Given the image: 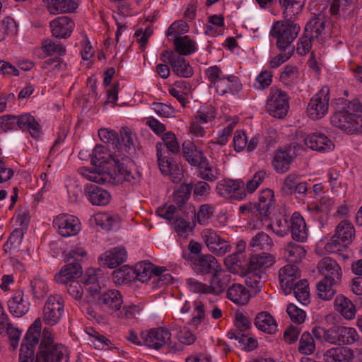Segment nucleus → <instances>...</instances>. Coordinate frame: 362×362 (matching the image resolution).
Returning <instances> with one entry per match:
<instances>
[{"mask_svg":"<svg viewBox=\"0 0 362 362\" xmlns=\"http://www.w3.org/2000/svg\"><path fill=\"white\" fill-rule=\"evenodd\" d=\"M90 163L95 167L91 170L89 168H81L78 170L81 175L87 180L95 183L104 184L110 182L112 180V175L110 173L100 171L99 168L103 164L111 163L112 158H116L106 151V148L102 145H97L90 155Z\"/></svg>","mask_w":362,"mask_h":362,"instance_id":"obj_1","label":"nucleus"},{"mask_svg":"<svg viewBox=\"0 0 362 362\" xmlns=\"http://www.w3.org/2000/svg\"><path fill=\"white\" fill-rule=\"evenodd\" d=\"M86 292L90 293L88 300L90 304H94L109 313L119 310L123 303L122 296L119 291L112 289L102 293L98 281L93 285H88Z\"/></svg>","mask_w":362,"mask_h":362,"instance_id":"obj_2","label":"nucleus"},{"mask_svg":"<svg viewBox=\"0 0 362 362\" xmlns=\"http://www.w3.org/2000/svg\"><path fill=\"white\" fill-rule=\"evenodd\" d=\"M68 361L66 348L62 344H54L52 332L49 328H45L35 362H68Z\"/></svg>","mask_w":362,"mask_h":362,"instance_id":"obj_3","label":"nucleus"},{"mask_svg":"<svg viewBox=\"0 0 362 362\" xmlns=\"http://www.w3.org/2000/svg\"><path fill=\"white\" fill-rule=\"evenodd\" d=\"M300 30V25L292 21L291 18H285L284 21H278L273 24L270 35L276 40V47L281 52L287 49L294 52L292 43Z\"/></svg>","mask_w":362,"mask_h":362,"instance_id":"obj_4","label":"nucleus"},{"mask_svg":"<svg viewBox=\"0 0 362 362\" xmlns=\"http://www.w3.org/2000/svg\"><path fill=\"white\" fill-rule=\"evenodd\" d=\"M0 127L4 132L17 129L28 130L34 138H38L41 132L40 124L34 117L30 114H24L20 116L11 115L2 116L0 117Z\"/></svg>","mask_w":362,"mask_h":362,"instance_id":"obj_5","label":"nucleus"},{"mask_svg":"<svg viewBox=\"0 0 362 362\" xmlns=\"http://www.w3.org/2000/svg\"><path fill=\"white\" fill-rule=\"evenodd\" d=\"M325 23V17L322 14L313 17L307 23L303 35L297 45V52L299 54L305 55L311 49L313 41L324 31Z\"/></svg>","mask_w":362,"mask_h":362,"instance_id":"obj_6","label":"nucleus"},{"mask_svg":"<svg viewBox=\"0 0 362 362\" xmlns=\"http://www.w3.org/2000/svg\"><path fill=\"white\" fill-rule=\"evenodd\" d=\"M42 323L37 318L29 327L23 340L19 354V362H33L35 346L38 344L41 336Z\"/></svg>","mask_w":362,"mask_h":362,"instance_id":"obj_7","label":"nucleus"},{"mask_svg":"<svg viewBox=\"0 0 362 362\" xmlns=\"http://www.w3.org/2000/svg\"><path fill=\"white\" fill-rule=\"evenodd\" d=\"M290 97L282 90L272 87L266 101L267 112L272 117L282 119L287 115L289 109Z\"/></svg>","mask_w":362,"mask_h":362,"instance_id":"obj_8","label":"nucleus"},{"mask_svg":"<svg viewBox=\"0 0 362 362\" xmlns=\"http://www.w3.org/2000/svg\"><path fill=\"white\" fill-rule=\"evenodd\" d=\"M329 89L324 86L310 100L308 107V116L313 119H318L325 117L329 107Z\"/></svg>","mask_w":362,"mask_h":362,"instance_id":"obj_9","label":"nucleus"},{"mask_svg":"<svg viewBox=\"0 0 362 362\" xmlns=\"http://www.w3.org/2000/svg\"><path fill=\"white\" fill-rule=\"evenodd\" d=\"M64 312V304L62 298L58 295L50 296L43 308L42 320L49 326L59 322Z\"/></svg>","mask_w":362,"mask_h":362,"instance_id":"obj_10","label":"nucleus"},{"mask_svg":"<svg viewBox=\"0 0 362 362\" xmlns=\"http://www.w3.org/2000/svg\"><path fill=\"white\" fill-rule=\"evenodd\" d=\"M97 277L95 274H90L84 280L83 283L78 281H70L66 286V290L69 294L72 296L79 304L84 305L86 304H90L88 300L90 297V293L86 292L88 285H93L96 284Z\"/></svg>","mask_w":362,"mask_h":362,"instance_id":"obj_11","label":"nucleus"},{"mask_svg":"<svg viewBox=\"0 0 362 362\" xmlns=\"http://www.w3.org/2000/svg\"><path fill=\"white\" fill-rule=\"evenodd\" d=\"M317 268L323 276L322 280L330 282L331 285L340 284L343 272L336 260L325 257L318 262Z\"/></svg>","mask_w":362,"mask_h":362,"instance_id":"obj_12","label":"nucleus"},{"mask_svg":"<svg viewBox=\"0 0 362 362\" xmlns=\"http://www.w3.org/2000/svg\"><path fill=\"white\" fill-rule=\"evenodd\" d=\"M242 180L224 179L217 183L216 191L222 197L242 200L246 197Z\"/></svg>","mask_w":362,"mask_h":362,"instance_id":"obj_13","label":"nucleus"},{"mask_svg":"<svg viewBox=\"0 0 362 362\" xmlns=\"http://www.w3.org/2000/svg\"><path fill=\"white\" fill-rule=\"evenodd\" d=\"M171 334L167 328L158 327L142 332L141 337L144 345L158 350L168 343Z\"/></svg>","mask_w":362,"mask_h":362,"instance_id":"obj_14","label":"nucleus"},{"mask_svg":"<svg viewBox=\"0 0 362 362\" xmlns=\"http://www.w3.org/2000/svg\"><path fill=\"white\" fill-rule=\"evenodd\" d=\"M183 257L186 260L191 262L192 269L198 274L206 275L214 273L217 270L218 262L216 259L210 254L195 257L183 253Z\"/></svg>","mask_w":362,"mask_h":362,"instance_id":"obj_15","label":"nucleus"},{"mask_svg":"<svg viewBox=\"0 0 362 362\" xmlns=\"http://www.w3.org/2000/svg\"><path fill=\"white\" fill-rule=\"evenodd\" d=\"M145 265V267H144L142 270L141 265L140 268L136 269H133L127 265L122 266L121 268L112 272V279L117 284L127 282L134 279H137L139 281L144 282L148 277V271H147V269H150L151 266L150 264H146Z\"/></svg>","mask_w":362,"mask_h":362,"instance_id":"obj_16","label":"nucleus"},{"mask_svg":"<svg viewBox=\"0 0 362 362\" xmlns=\"http://www.w3.org/2000/svg\"><path fill=\"white\" fill-rule=\"evenodd\" d=\"M53 226L57 228L58 233L63 237L76 235L81 230L79 219L69 214H60L53 221Z\"/></svg>","mask_w":362,"mask_h":362,"instance_id":"obj_17","label":"nucleus"},{"mask_svg":"<svg viewBox=\"0 0 362 362\" xmlns=\"http://www.w3.org/2000/svg\"><path fill=\"white\" fill-rule=\"evenodd\" d=\"M355 236V229L353 224L348 221H341L335 229V233L332 238L331 242L328 243L326 248L332 249V246H345L350 243Z\"/></svg>","mask_w":362,"mask_h":362,"instance_id":"obj_18","label":"nucleus"},{"mask_svg":"<svg viewBox=\"0 0 362 362\" xmlns=\"http://www.w3.org/2000/svg\"><path fill=\"white\" fill-rule=\"evenodd\" d=\"M49 26L53 37L59 39H66L71 36L75 23L71 18L64 16L52 20L49 23Z\"/></svg>","mask_w":362,"mask_h":362,"instance_id":"obj_19","label":"nucleus"},{"mask_svg":"<svg viewBox=\"0 0 362 362\" xmlns=\"http://www.w3.org/2000/svg\"><path fill=\"white\" fill-rule=\"evenodd\" d=\"M300 272L298 267L294 264H288L281 268L279 272L280 284L286 294L292 291L295 280L300 277Z\"/></svg>","mask_w":362,"mask_h":362,"instance_id":"obj_20","label":"nucleus"},{"mask_svg":"<svg viewBox=\"0 0 362 362\" xmlns=\"http://www.w3.org/2000/svg\"><path fill=\"white\" fill-rule=\"evenodd\" d=\"M127 258V252L123 247H116L102 254L99 260L103 266L115 268L124 262Z\"/></svg>","mask_w":362,"mask_h":362,"instance_id":"obj_21","label":"nucleus"},{"mask_svg":"<svg viewBox=\"0 0 362 362\" xmlns=\"http://www.w3.org/2000/svg\"><path fill=\"white\" fill-rule=\"evenodd\" d=\"M84 193L88 200L95 206H105L111 199V195L107 190L94 184L87 185Z\"/></svg>","mask_w":362,"mask_h":362,"instance_id":"obj_22","label":"nucleus"},{"mask_svg":"<svg viewBox=\"0 0 362 362\" xmlns=\"http://www.w3.org/2000/svg\"><path fill=\"white\" fill-rule=\"evenodd\" d=\"M55 275V281L62 284H67L70 281H76L75 279L80 277L83 273L81 265L78 262H67Z\"/></svg>","mask_w":362,"mask_h":362,"instance_id":"obj_23","label":"nucleus"},{"mask_svg":"<svg viewBox=\"0 0 362 362\" xmlns=\"http://www.w3.org/2000/svg\"><path fill=\"white\" fill-rule=\"evenodd\" d=\"M231 280V276L224 270H216L208 286L209 293L218 296L225 291Z\"/></svg>","mask_w":362,"mask_h":362,"instance_id":"obj_24","label":"nucleus"},{"mask_svg":"<svg viewBox=\"0 0 362 362\" xmlns=\"http://www.w3.org/2000/svg\"><path fill=\"white\" fill-rule=\"evenodd\" d=\"M290 232L292 238L298 242H304L308 238V229L305 221L299 213L293 214L290 218Z\"/></svg>","mask_w":362,"mask_h":362,"instance_id":"obj_25","label":"nucleus"},{"mask_svg":"<svg viewBox=\"0 0 362 362\" xmlns=\"http://www.w3.org/2000/svg\"><path fill=\"white\" fill-rule=\"evenodd\" d=\"M274 193L270 189L261 191L259 195L258 202L255 204V210L260 217L267 216L274 207Z\"/></svg>","mask_w":362,"mask_h":362,"instance_id":"obj_26","label":"nucleus"},{"mask_svg":"<svg viewBox=\"0 0 362 362\" xmlns=\"http://www.w3.org/2000/svg\"><path fill=\"white\" fill-rule=\"evenodd\" d=\"M274 262V257L268 252L254 254L250 257V261L247 264V268L264 274Z\"/></svg>","mask_w":362,"mask_h":362,"instance_id":"obj_27","label":"nucleus"},{"mask_svg":"<svg viewBox=\"0 0 362 362\" xmlns=\"http://www.w3.org/2000/svg\"><path fill=\"white\" fill-rule=\"evenodd\" d=\"M182 154L185 160L192 166L198 167L203 161H206L202 151L191 141L182 144Z\"/></svg>","mask_w":362,"mask_h":362,"instance_id":"obj_28","label":"nucleus"},{"mask_svg":"<svg viewBox=\"0 0 362 362\" xmlns=\"http://www.w3.org/2000/svg\"><path fill=\"white\" fill-rule=\"evenodd\" d=\"M354 358V351L348 347L337 346L327 350L323 354L325 362H349Z\"/></svg>","mask_w":362,"mask_h":362,"instance_id":"obj_29","label":"nucleus"},{"mask_svg":"<svg viewBox=\"0 0 362 362\" xmlns=\"http://www.w3.org/2000/svg\"><path fill=\"white\" fill-rule=\"evenodd\" d=\"M214 86H216V92L221 95L228 93L234 94L242 88V84L239 78L234 75L224 76Z\"/></svg>","mask_w":362,"mask_h":362,"instance_id":"obj_30","label":"nucleus"},{"mask_svg":"<svg viewBox=\"0 0 362 362\" xmlns=\"http://www.w3.org/2000/svg\"><path fill=\"white\" fill-rule=\"evenodd\" d=\"M307 147L317 151H325L333 146L332 141L324 134L313 133L305 138Z\"/></svg>","mask_w":362,"mask_h":362,"instance_id":"obj_31","label":"nucleus"},{"mask_svg":"<svg viewBox=\"0 0 362 362\" xmlns=\"http://www.w3.org/2000/svg\"><path fill=\"white\" fill-rule=\"evenodd\" d=\"M315 339L321 343L327 342L337 344L339 342V326L334 325L329 329L315 326L312 329Z\"/></svg>","mask_w":362,"mask_h":362,"instance_id":"obj_32","label":"nucleus"},{"mask_svg":"<svg viewBox=\"0 0 362 362\" xmlns=\"http://www.w3.org/2000/svg\"><path fill=\"white\" fill-rule=\"evenodd\" d=\"M29 303L23 298V291H18L8 301L9 312L18 317H22L29 310Z\"/></svg>","mask_w":362,"mask_h":362,"instance_id":"obj_33","label":"nucleus"},{"mask_svg":"<svg viewBox=\"0 0 362 362\" xmlns=\"http://www.w3.org/2000/svg\"><path fill=\"white\" fill-rule=\"evenodd\" d=\"M335 310L339 312L346 320H352L356 315V307L354 304L345 296L340 294L337 296L334 301Z\"/></svg>","mask_w":362,"mask_h":362,"instance_id":"obj_34","label":"nucleus"},{"mask_svg":"<svg viewBox=\"0 0 362 362\" xmlns=\"http://www.w3.org/2000/svg\"><path fill=\"white\" fill-rule=\"evenodd\" d=\"M255 325L258 329L269 334H274L277 331V323L268 312L259 313L255 318Z\"/></svg>","mask_w":362,"mask_h":362,"instance_id":"obj_35","label":"nucleus"},{"mask_svg":"<svg viewBox=\"0 0 362 362\" xmlns=\"http://www.w3.org/2000/svg\"><path fill=\"white\" fill-rule=\"evenodd\" d=\"M170 64L173 71L178 76L189 78L193 75V69L189 63L182 57L177 54H171Z\"/></svg>","mask_w":362,"mask_h":362,"instance_id":"obj_36","label":"nucleus"},{"mask_svg":"<svg viewBox=\"0 0 362 362\" xmlns=\"http://www.w3.org/2000/svg\"><path fill=\"white\" fill-rule=\"evenodd\" d=\"M47 8L53 15L73 12L78 7L75 0H45Z\"/></svg>","mask_w":362,"mask_h":362,"instance_id":"obj_37","label":"nucleus"},{"mask_svg":"<svg viewBox=\"0 0 362 362\" xmlns=\"http://www.w3.org/2000/svg\"><path fill=\"white\" fill-rule=\"evenodd\" d=\"M284 18H292L301 12L305 0H277Z\"/></svg>","mask_w":362,"mask_h":362,"instance_id":"obj_38","label":"nucleus"},{"mask_svg":"<svg viewBox=\"0 0 362 362\" xmlns=\"http://www.w3.org/2000/svg\"><path fill=\"white\" fill-rule=\"evenodd\" d=\"M249 291L239 284H234L227 290V298L237 305H245L250 299Z\"/></svg>","mask_w":362,"mask_h":362,"instance_id":"obj_39","label":"nucleus"},{"mask_svg":"<svg viewBox=\"0 0 362 362\" xmlns=\"http://www.w3.org/2000/svg\"><path fill=\"white\" fill-rule=\"evenodd\" d=\"M292 161L293 157L287 151L279 150L274 156L272 165L276 173H284L290 168Z\"/></svg>","mask_w":362,"mask_h":362,"instance_id":"obj_40","label":"nucleus"},{"mask_svg":"<svg viewBox=\"0 0 362 362\" xmlns=\"http://www.w3.org/2000/svg\"><path fill=\"white\" fill-rule=\"evenodd\" d=\"M354 114L348 112L347 111L341 110L336 112L331 117L332 124L349 134L351 124L354 119Z\"/></svg>","mask_w":362,"mask_h":362,"instance_id":"obj_41","label":"nucleus"},{"mask_svg":"<svg viewBox=\"0 0 362 362\" xmlns=\"http://www.w3.org/2000/svg\"><path fill=\"white\" fill-rule=\"evenodd\" d=\"M305 250L300 245L291 243L285 249V256L289 263L296 264L305 256Z\"/></svg>","mask_w":362,"mask_h":362,"instance_id":"obj_42","label":"nucleus"},{"mask_svg":"<svg viewBox=\"0 0 362 362\" xmlns=\"http://www.w3.org/2000/svg\"><path fill=\"white\" fill-rule=\"evenodd\" d=\"M316 345L313 332H305L300 336L298 351L303 355H310L315 351Z\"/></svg>","mask_w":362,"mask_h":362,"instance_id":"obj_43","label":"nucleus"},{"mask_svg":"<svg viewBox=\"0 0 362 362\" xmlns=\"http://www.w3.org/2000/svg\"><path fill=\"white\" fill-rule=\"evenodd\" d=\"M175 51L180 55H189L195 52V42L189 36L177 37L174 40Z\"/></svg>","mask_w":362,"mask_h":362,"instance_id":"obj_44","label":"nucleus"},{"mask_svg":"<svg viewBox=\"0 0 362 362\" xmlns=\"http://www.w3.org/2000/svg\"><path fill=\"white\" fill-rule=\"evenodd\" d=\"M292 290L296 298L302 304L307 305L309 303L310 291L308 282L305 279L300 280L293 284Z\"/></svg>","mask_w":362,"mask_h":362,"instance_id":"obj_45","label":"nucleus"},{"mask_svg":"<svg viewBox=\"0 0 362 362\" xmlns=\"http://www.w3.org/2000/svg\"><path fill=\"white\" fill-rule=\"evenodd\" d=\"M245 274V282L248 287L254 288L255 292H259L263 286L262 274L259 272L247 269L246 267L243 272Z\"/></svg>","mask_w":362,"mask_h":362,"instance_id":"obj_46","label":"nucleus"},{"mask_svg":"<svg viewBox=\"0 0 362 362\" xmlns=\"http://www.w3.org/2000/svg\"><path fill=\"white\" fill-rule=\"evenodd\" d=\"M272 245V239L264 233L259 232L253 236L249 243L250 247L254 250H269Z\"/></svg>","mask_w":362,"mask_h":362,"instance_id":"obj_47","label":"nucleus"},{"mask_svg":"<svg viewBox=\"0 0 362 362\" xmlns=\"http://www.w3.org/2000/svg\"><path fill=\"white\" fill-rule=\"evenodd\" d=\"M192 190V187L189 184H182L179 188L173 193L174 202L181 210L189 200Z\"/></svg>","mask_w":362,"mask_h":362,"instance_id":"obj_48","label":"nucleus"},{"mask_svg":"<svg viewBox=\"0 0 362 362\" xmlns=\"http://www.w3.org/2000/svg\"><path fill=\"white\" fill-rule=\"evenodd\" d=\"M98 136L103 142L111 144L114 148L117 150L122 148L119 136L115 131L100 129L98 131Z\"/></svg>","mask_w":362,"mask_h":362,"instance_id":"obj_49","label":"nucleus"},{"mask_svg":"<svg viewBox=\"0 0 362 362\" xmlns=\"http://www.w3.org/2000/svg\"><path fill=\"white\" fill-rule=\"evenodd\" d=\"M197 168L199 170L198 176L200 178L209 182H214L218 178V169L211 166L208 160L203 161L202 165H199Z\"/></svg>","mask_w":362,"mask_h":362,"instance_id":"obj_50","label":"nucleus"},{"mask_svg":"<svg viewBox=\"0 0 362 362\" xmlns=\"http://www.w3.org/2000/svg\"><path fill=\"white\" fill-rule=\"evenodd\" d=\"M95 221L97 225L107 230H115L119 226L118 217L108 214H97L95 216Z\"/></svg>","mask_w":362,"mask_h":362,"instance_id":"obj_51","label":"nucleus"},{"mask_svg":"<svg viewBox=\"0 0 362 362\" xmlns=\"http://www.w3.org/2000/svg\"><path fill=\"white\" fill-rule=\"evenodd\" d=\"M163 148V145L161 144H156V151H157V157H158V163L160 172L164 175H169L173 177V181L175 182L176 177H173L174 175V165L172 163L165 158H162L161 151Z\"/></svg>","mask_w":362,"mask_h":362,"instance_id":"obj_52","label":"nucleus"},{"mask_svg":"<svg viewBox=\"0 0 362 362\" xmlns=\"http://www.w3.org/2000/svg\"><path fill=\"white\" fill-rule=\"evenodd\" d=\"M122 146L124 144L125 150L128 153H132L135 151V141L136 136L132 133L128 127H122L120 130V136Z\"/></svg>","mask_w":362,"mask_h":362,"instance_id":"obj_53","label":"nucleus"},{"mask_svg":"<svg viewBox=\"0 0 362 362\" xmlns=\"http://www.w3.org/2000/svg\"><path fill=\"white\" fill-rule=\"evenodd\" d=\"M337 285H331L330 282L320 280L317 284V290L319 298L324 300H331L335 295Z\"/></svg>","mask_w":362,"mask_h":362,"instance_id":"obj_54","label":"nucleus"},{"mask_svg":"<svg viewBox=\"0 0 362 362\" xmlns=\"http://www.w3.org/2000/svg\"><path fill=\"white\" fill-rule=\"evenodd\" d=\"M339 342L352 344L357 341L359 336L354 328L339 326Z\"/></svg>","mask_w":362,"mask_h":362,"instance_id":"obj_55","label":"nucleus"},{"mask_svg":"<svg viewBox=\"0 0 362 362\" xmlns=\"http://www.w3.org/2000/svg\"><path fill=\"white\" fill-rule=\"evenodd\" d=\"M354 0H329L330 13L333 16L345 15Z\"/></svg>","mask_w":362,"mask_h":362,"instance_id":"obj_56","label":"nucleus"},{"mask_svg":"<svg viewBox=\"0 0 362 362\" xmlns=\"http://www.w3.org/2000/svg\"><path fill=\"white\" fill-rule=\"evenodd\" d=\"M244 257V255L241 252H234L225 258L224 264L231 272L238 273V269L241 268L243 266L242 259Z\"/></svg>","mask_w":362,"mask_h":362,"instance_id":"obj_57","label":"nucleus"},{"mask_svg":"<svg viewBox=\"0 0 362 362\" xmlns=\"http://www.w3.org/2000/svg\"><path fill=\"white\" fill-rule=\"evenodd\" d=\"M272 230L277 235L283 237L290 232V218L281 217L270 225Z\"/></svg>","mask_w":362,"mask_h":362,"instance_id":"obj_58","label":"nucleus"},{"mask_svg":"<svg viewBox=\"0 0 362 362\" xmlns=\"http://www.w3.org/2000/svg\"><path fill=\"white\" fill-rule=\"evenodd\" d=\"M30 287L33 296L38 299L44 298L48 291L46 282L40 278H35L31 280Z\"/></svg>","mask_w":362,"mask_h":362,"instance_id":"obj_59","label":"nucleus"},{"mask_svg":"<svg viewBox=\"0 0 362 362\" xmlns=\"http://www.w3.org/2000/svg\"><path fill=\"white\" fill-rule=\"evenodd\" d=\"M286 312L291 320L298 325L303 323L306 317L305 312L293 303L288 305Z\"/></svg>","mask_w":362,"mask_h":362,"instance_id":"obj_60","label":"nucleus"},{"mask_svg":"<svg viewBox=\"0 0 362 362\" xmlns=\"http://www.w3.org/2000/svg\"><path fill=\"white\" fill-rule=\"evenodd\" d=\"M42 49L47 55L57 54L63 56L66 54V49L59 42H56L52 40H45L42 45Z\"/></svg>","mask_w":362,"mask_h":362,"instance_id":"obj_61","label":"nucleus"},{"mask_svg":"<svg viewBox=\"0 0 362 362\" xmlns=\"http://www.w3.org/2000/svg\"><path fill=\"white\" fill-rule=\"evenodd\" d=\"M298 71L295 66L287 65L280 75V81L286 85H290L298 78Z\"/></svg>","mask_w":362,"mask_h":362,"instance_id":"obj_62","label":"nucleus"},{"mask_svg":"<svg viewBox=\"0 0 362 362\" xmlns=\"http://www.w3.org/2000/svg\"><path fill=\"white\" fill-rule=\"evenodd\" d=\"M266 171L262 170L257 171L252 177L251 180L247 182L246 188L244 190L246 194H252L253 193L257 188L260 185V184L263 182L264 179L266 177Z\"/></svg>","mask_w":362,"mask_h":362,"instance_id":"obj_63","label":"nucleus"},{"mask_svg":"<svg viewBox=\"0 0 362 362\" xmlns=\"http://www.w3.org/2000/svg\"><path fill=\"white\" fill-rule=\"evenodd\" d=\"M272 81V74L271 71H262L256 78L254 83V88L257 90H263L269 87Z\"/></svg>","mask_w":362,"mask_h":362,"instance_id":"obj_64","label":"nucleus"}]
</instances>
